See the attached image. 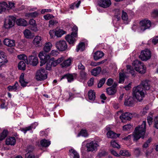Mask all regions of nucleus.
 I'll return each mask as SVG.
<instances>
[{
	"label": "nucleus",
	"mask_w": 158,
	"mask_h": 158,
	"mask_svg": "<svg viewBox=\"0 0 158 158\" xmlns=\"http://www.w3.org/2000/svg\"><path fill=\"white\" fill-rule=\"evenodd\" d=\"M39 15L38 13L35 11L33 12L29 13L27 14V16L29 17L35 18L38 16Z\"/></svg>",
	"instance_id": "obj_45"
},
{
	"label": "nucleus",
	"mask_w": 158,
	"mask_h": 158,
	"mask_svg": "<svg viewBox=\"0 0 158 158\" xmlns=\"http://www.w3.org/2000/svg\"><path fill=\"white\" fill-rule=\"evenodd\" d=\"M58 22L56 20H50L49 22V26L51 27L57 23Z\"/></svg>",
	"instance_id": "obj_51"
},
{
	"label": "nucleus",
	"mask_w": 158,
	"mask_h": 158,
	"mask_svg": "<svg viewBox=\"0 0 158 158\" xmlns=\"http://www.w3.org/2000/svg\"><path fill=\"white\" fill-rule=\"evenodd\" d=\"M139 25V28L141 31H143L150 27L151 26V22L149 20L145 19L140 22Z\"/></svg>",
	"instance_id": "obj_9"
},
{
	"label": "nucleus",
	"mask_w": 158,
	"mask_h": 158,
	"mask_svg": "<svg viewBox=\"0 0 158 158\" xmlns=\"http://www.w3.org/2000/svg\"><path fill=\"white\" fill-rule=\"evenodd\" d=\"M116 92V89L112 87H108L107 88L106 92L109 95L114 94Z\"/></svg>",
	"instance_id": "obj_34"
},
{
	"label": "nucleus",
	"mask_w": 158,
	"mask_h": 158,
	"mask_svg": "<svg viewBox=\"0 0 158 158\" xmlns=\"http://www.w3.org/2000/svg\"><path fill=\"white\" fill-rule=\"evenodd\" d=\"M71 63V60L70 58L64 60L61 64V65L62 67H68L70 65Z\"/></svg>",
	"instance_id": "obj_35"
},
{
	"label": "nucleus",
	"mask_w": 158,
	"mask_h": 158,
	"mask_svg": "<svg viewBox=\"0 0 158 158\" xmlns=\"http://www.w3.org/2000/svg\"><path fill=\"white\" fill-rule=\"evenodd\" d=\"M85 44L84 42H81L77 46L76 51L77 52H78L79 50L83 51L85 49Z\"/></svg>",
	"instance_id": "obj_39"
},
{
	"label": "nucleus",
	"mask_w": 158,
	"mask_h": 158,
	"mask_svg": "<svg viewBox=\"0 0 158 158\" xmlns=\"http://www.w3.org/2000/svg\"><path fill=\"white\" fill-rule=\"evenodd\" d=\"M132 117V116L131 113L126 112L122 114L120 116V118L123 121L124 120H131Z\"/></svg>",
	"instance_id": "obj_16"
},
{
	"label": "nucleus",
	"mask_w": 158,
	"mask_h": 158,
	"mask_svg": "<svg viewBox=\"0 0 158 158\" xmlns=\"http://www.w3.org/2000/svg\"><path fill=\"white\" fill-rule=\"evenodd\" d=\"M15 18L13 16L7 17L5 19L4 27L5 28L9 29L12 27L14 24Z\"/></svg>",
	"instance_id": "obj_6"
},
{
	"label": "nucleus",
	"mask_w": 158,
	"mask_h": 158,
	"mask_svg": "<svg viewBox=\"0 0 158 158\" xmlns=\"http://www.w3.org/2000/svg\"><path fill=\"white\" fill-rule=\"evenodd\" d=\"M121 18L124 22L125 21L127 22L128 19V16L127 13L125 12L124 10L122 11Z\"/></svg>",
	"instance_id": "obj_42"
},
{
	"label": "nucleus",
	"mask_w": 158,
	"mask_h": 158,
	"mask_svg": "<svg viewBox=\"0 0 158 158\" xmlns=\"http://www.w3.org/2000/svg\"><path fill=\"white\" fill-rule=\"evenodd\" d=\"M33 43L36 46H41L42 45L41 37L38 36H36L33 40Z\"/></svg>",
	"instance_id": "obj_17"
},
{
	"label": "nucleus",
	"mask_w": 158,
	"mask_h": 158,
	"mask_svg": "<svg viewBox=\"0 0 158 158\" xmlns=\"http://www.w3.org/2000/svg\"><path fill=\"white\" fill-rule=\"evenodd\" d=\"M51 144V141L49 140L44 139L41 140L40 141V144L41 145L44 147H47Z\"/></svg>",
	"instance_id": "obj_25"
},
{
	"label": "nucleus",
	"mask_w": 158,
	"mask_h": 158,
	"mask_svg": "<svg viewBox=\"0 0 158 158\" xmlns=\"http://www.w3.org/2000/svg\"><path fill=\"white\" fill-rule=\"evenodd\" d=\"M72 29L73 32L71 35H68L65 37V39L70 44H73L76 41L75 38L77 36V27L76 26H74Z\"/></svg>",
	"instance_id": "obj_3"
},
{
	"label": "nucleus",
	"mask_w": 158,
	"mask_h": 158,
	"mask_svg": "<svg viewBox=\"0 0 158 158\" xmlns=\"http://www.w3.org/2000/svg\"><path fill=\"white\" fill-rule=\"evenodd\" d=\"M145 91L141 85H138L137 87H134L133 89V96L139 101L143 99L144 97Z\"/></svg>",
	"instance_id": "obj_2"
},
{
	"label": "nucleus",
	"mask_w": 158,
	"mask_h": 158,
	"mask_svg": "<svg viewBox=\"0 0 158 158\" xmlns=\"http://www.w3.org/2000/svg\"><path fill=\"white\" fill-rule=\"evenodd\" d=\"M69 154L71 158H79V156L74 150L71 149L69 150Z\"/></svg>",
	"instance_id": "obj_22"
},
{
	"label": "nucleus",
	"mask_w": 158,
	"mask_h": 158,
	"mask_svg": "<svg viewBox=\"0 0 158 158\" xmlns=\"http://www.w3.org/2000/svg\"><path fill=\"white\" fill-rule=\"evenodd\" d=\"M135 102L134 99L132 98H131L125 101L124 105L125 106H131L134 105Z\"/></svg>",
	"instance_id": "obj_27"
},
{
	"label": "nucleus",
	"mask_w": 158,
	"mask_h": 158,
	"mask_svg": "<svg viewBox=\"0 0 158 158\" xmlns=\"http://www.w3.org/2000/svg\"><path fill=\"white\" fill-rule=\"evenodd\" d=\"M148 109V107H145L143 108V111L141 112V115H144L147 113V111Z\"/></svg>",
	"instance_id": "obj_62"
},
{
	"label": "nucleus",
	"mask_w": 158,
	"mask_h": 158,
	"mask_svg": "<svg viewBox=\"0 0 158 158\" xmlns=\"http://www.w3.org/2000/svg\"><path fill=\"white\" fill-rule=\"evenodd\" d=\"M111 144L112 146L114 148H120V146L115 141H112L111 142Z\"/></svg>",
	"instance_id": "obj_50"
},
{
	"label": "nucleus",
	"mask_w": 158,
	"mask_h": 158,
	"mask_svg": "<svg viewBox=\"0 0 158 158\" xmlns=\"http://www.w3.org/2000/svg\"><path fill=\"white\" fill-rule=\"evenodd\" d=\"M64 60V58L63 57H61L58 59L56 60H52V61L51 62V65L52 67H56L60 63Z\"/></svg>",
	"instance_id": "obj_28"
},
{
	"label": "nucleus",
	"mask_w": 158,
	"mask_h": 158,
	"mask_svg": "<svg viewBox=\"0 0 158 158\" xmlns=\"http://www.w3.org/2000/svg\"><path fill=\"white\" fill-rule=\"evenodd\" d=\"M32 128L31 126H30L23 129L22 131L24 132V133H26L27 131L31 130Z\"/></svg>",
	"instance_id": "obj_56"
},
{
	"label": "nucleus",
	"mask_w": 158,
	"mask_h": 158,
	"mask_svg": "<svg viewBox=\"0 0 158 158\" xmlns=\"http://www.w3.org/2000/svg\"><path fill=\"white\" fill-rule=\"evenodd\" d=\"M8 133V132L7 130H3L0 136V141L3 140L6 137Z\"/></svg>",
	"instance_id": "obj_44"
},
{
	"label": "nucleus",
	"mask_w": 158,
	"mask_h": 158,
	"mask_svg": "<svg viewBox=\"0 0 158 158\" xmlns=\"http://www.w3.org/2000/svg\"><path fill=\"white\" fill-rule=\"evenodd\" d=\"M7 62L8 60L5 53L3 52L0 51V68L5 64Z\"/></svg>",
	"instance_id": "obj_14"
},
{
	"label": "nucleus",
	"mask_w": 158,
	"mask_h": 158,
	"mask_svg": "<svg viewBox=\"0 0 158 158\" xmlns=\"http://www.w3.org/2000/svg\"><path fill=\"white\" fill-rule=\"evenodd\" d=\"M132 64L134 67L135 70L137 72L141 74H143L146 72V68L143 63L138 60H134Z\"/></svg>",
	"instance_id": "obj_4"
},
{
	"label": "nucleus",
	"mask_w": 158,
	"mask_h": 158,
	"mask_svg": "<svg viewBox=\"0 0 158 158\" xmlns=\"http://www.w3.org/2000/svg\"><path fill=\"white\" fill-rule=\"evenodd\" d=\"M55 45L57 49L60 51H64L68 48L66 42L64 40H60L56 42Z\"/></svg>",
	"instance_id": "obj_8"
},
{
	"label": "nucleus",
	"mask_w": 158,
	"mask_h": 158,
	"mask_svg": "<svg viewBox=\"0 0 158 158\" xmlns=\"http://www.w3.org/2000/svg\"><path fill=\"white\" fill-rule=\"evenodd\" d=\"M78 69L82 70H84L85 69V67L81 64V62H79L77 65Z\"/></svg>",
	"instance_id": "obj_57"
},
{
	"label": "nucleus",
	"mask_w": 158,
	"mask_h": 158,
	"mask_svg": "<svg viewBox=\"0 0 158 158\" xmlns=\"http://www.w3.org/2000/svg\"><path fill=\"white\" fill-rule=\"evenodd\" d=\"M119 153L120 155L123 156H131V154L128 151L126 150L120 151Z\"/></svg>",
	"instance_id": "obj_47"
},
{
	"label": "nucleus",
	"mask_w": 158,
	"mask_h": 158,
	"mask_svg": "<svg viewBox=\"0 0 158 158\" xmlns=\"http://www.w3.org/2000/svg\"><path fill=\"white\" fill-rule=\"evenodd\" d=\"M88 96L89 99L94 100L95 98V93L92 90H90L88 93Z\"/></svg>",
	"instance_id": "obj_36"
},
{
	"label": "nucleus",
	"mask_w": 158,
	"mask_h": 158,
	"mask_svg": "<svg viewBox=\"0 0 158 158\" xmlns=\"http://www.w3.org/2000/svg\"><path fill=\"white\" fill-rule=\"evenodd\" d=\"M8 4L5 2H3L2 3H0V13L5 11L6 10H7Z\"/></svg>",
	"instance_id": "obj_30"
},
{
	"label": "nucleus",
	"mask_w": 158,
	"mask_h": 158,
	"mask_svg": "<svg viewBox=\"0 0 158 158\" xmlns=\"http://www.w3.org/2000/svg\"><path fill=\"white\" fill-rule=\"evenodd\" d=\"M125 75L124 73H120L119 74V83H120L123 82L125 80Z\"/></svg>",
	"instance_id": "obj_46"
},
{
	"label": "nucleus",
	"mask_w": 158,
	"mask_h": 158,
	"mask_svg": "<svg viewBox=\"0 0 158 158\" xmlns=\"http://www.w3.org/2000/svg\"><path fill=\"white\" fill-rule=\"evenodd\" d=\"M104 56V54L102 52L97 51L94 53V59L95 60H97L102 58Z\"/></svg>",
	"instance_id": "obj_19"
},
{
	"label": "nucleus",
	"mask_w": 158,
	"mask_h": 158,
	"mask_svg": "<svg viewBox=\"0 0 158 158\" xmlns=\"http://www.w3.org/2000/svg\"><path fill=\"white\" fill-rule=\"evenodd\" d=\"M101 71V68L100 67H98L93 69L91 71L92 75L96 76L100 73Z\"/></svg>",
	"instance_id": "obj_29"
},
{
	"label": "nucleus",
	"mask_w": 158,
	"mask_h": 158,
	"mask_svg": "<svg viewBox=\"0 0 158 158\" xmlns=\"http://www.w3.org/2000/svg\"><path fill=\"white\" fill-rule=\"evenodd\" d=\"M88 134L86 130H82L78 135V136L81 135L84 137H87L88 136Z\"/></svg>",
	"instance_id": "obj_43"
},
{
	"label": "nucleus",
	"mask_w": 158,
	"mask_h": 158,
	"mask_svg": "<svg viewBox=\"0 0 158 158\" xmlns=\"http://www.w3.org/2000/svg\"><path fill=\"white\" fill-rule=\"evenodd\" d=\"M26 63L24 61H21L18 64V67L19 69L20 70H25L26 68Z\"/></svg>",
	"instance_id": "obj_40"
},
{
	"label": "nucleus",
	"mask_w": 158,
	"mask_h": 158,
	"mask_svg": "<svg viewBox=\"0 0 158 158\" xmlns=\"http://www.w3.org/2000/svg\"><path fill=\"white\" fill-rule=\"evenodd\" d=\"M15 7V3L14 2H9V5H8L7 7V10H9L12 9Z\"/></svg>",
	"instance_id": "obj_54"
},
{
	"label": "nucleus",
	"mask_w": 158,
	"mask_h": 158,
	"mask_svg": "<svg viewBox=\"0 0 158 158\" xmlns=\"http://www.w3.org/2000/svg\"><path fill=\"white\" fill-rule=\"evenodd\" d=\"M113 82V80L111 78H109L106 82V84L109 86H111Z\"/></svg>",
	"instance_id": "obj_58"
},
{
	"label": "nucleus",
	"mask_w": 158,
	"mask_h": 158,
	"mask_svg": "<svg viewBox=\"0 0 158 158\" xmlns=\"http://www.w3.org/2000/svg\"><path fill=\"white\" fill-rule=\"evenodd\" d=\"M153 115L152 114L151 115V116H148L147 117V121L149 125H151L152 122V118Z\"/></svg>",
	"instance_id": "obj_52"
},
{
	"label": "nucleus",
	"mask_w": 158,
	"mask_h": 158,
	"mask_svg": "<svg viewBox=\"0 0 158 158\" xmlns=\"http://www.w3.org/2000/svg\"><path fill=\"white\" fill-rule=\"evenodd\" d=\"M59 54L58 52L56 50H52L50 54L52 56H57Z\"/></svg>",
	"instance_id": "obj_60"
},
{
	"label": "nucleus",
	"mask_w": 158,
	"mask_h": 158,
	"mask_svg": "<svg viewBox=\"0 0 158 158\" xmlns=\"http://www.w3.org/2000/svg\"><path fill=\"white\" fill-rule=\"evenodd\" d=\"M77 76V74L76 73L72 74L67 73L63 76L60 78V80L61 81L63 79L66 78L68 81L70 82L73 81L74 78H76Z\"/></svg>",
	"instance_id": "obj_13"
},
{
	"label": "nucleus",
	"mask_w": 158,
	"mask_h": 158,
	"mask_svg": "<svg viewBox=\"0 0 158 158\" xmlns=\"http://www.w3.org/2000/svg\"><path fill=\"white\" fill-rule=\"evenodd\" d=\"M25 36L27 38H31L32 37V35L31 31L28 29H26L24 32Z\"/></svg>",
	"instance_id": "obj_41"
},
{
	"label": "nucleus",
	"mask_w": 158,
	"mask_h": 158,
	"mask_svg": "<svg viewBox=\"0 0 158 158\" xmlns=\"http://www.w3.org/2000/svg\"><path fill=\"white\" fill-rule=\"evenodd\" d=\"M98 5L104 8H107L111 5L110 0H98Z\"/></svg>",
	"instance_id": "obj_12"
},
{
	"label": "nucleus",
	"mask_w": 158,
	"mask_h": 158,
	"mask_svg": "<svg viewBox=\"0 0 158 158\" xmlns=\"http://www.w3.org/2000/svg\"><path fill=\"white\" fill-rule=\"evenodd\" d=\"M107 154V152L105 151H102L101 152L99 153L98 156L99 157H101L102 156H104L106 155Z\"/></svg>",
	"instance_id": "obj_59"
},
{
	"label": "nucleus",
	"mask_w": 158,
	"mask_h": 158,
	"mask_svg": "<svg viewBox=\"0 0 158 158\" xmlns=\"http://www.w3.org/2000/svg\"><path fill=\"white\" fill-rule=\"evenodd\" d=\"M80 74L81 78L83 79H85L86 78L87 74L84 70L81 71Z\"/></svg>",
	"instance_id": "obj_49"
},
{
	"label": "nucleus",
	"mask_w": 158,
	"mask_h": 158,
	"mask_svg": "<svg viewBox=\"0 0 158 158\" xmlns=\"http://www.w3.org/2000/svg\"><path fill=\"white\" fill-rule=\"evenodd\" d=\"M39 57L40 60H44L46 62L50 58V56L49 55H44L43 52H41L39 53Z\"/></svg>",
	"instance_id": "obj_23"
},
{
	"label": "nucleus",
	"mask_w": 158,
	"mask_h": 158,
	"mask_svg": "<svg viewBox=\"0 0 158 158\" xmlns=\"http://www.w3.org/2000/svg\"><path fill=\"white\" fill-rule=\"evenodd\" d=\"M146 129V122L143 121L141 125H139L135 128L133 134L134 141H137L140 138H144Z\"/></svg>",
	"instance_id": "obj_1"
},
{
	"label": "nucleus",
	"mask_w": 158,
	"mask_h": 158,
	"mask_svg": "<svg viewBox=\"0 0 158 158\" xmlns=\"http://www.w3.org/2000/svg\"><path fill=\"white\" fill-rule=\"evenodd\" d=\"M132 127L131 125L130 124L126 125L123 126V130H128Z\"/></svg>",
	"instance_id": "obj_53"
},
{
	"label": "nucleus",
	"mask_w": 158,
	"mask_h": 158,
	"mask_svg": "<svg viewBox=\"0 0 158 158\" xmlns=\"http://www.w3.org/2000/svg\"><path fill=\"white\" fill-rule=\"evenodd\" d=\"M94 81V78H90V79L88 82V84L89 86H91L93 85Z\"/></svg>",
	"instance_id": "obj_63"
},
{
	"label": "nucleus",
	"mask_w": 158,
	"mask_h": 158,
	"mask_svg": "<svg viewBox=\"0 0 158 158\" xmlns=\"http://www.w3.org/2000/svg\"><path fill=\"white\" fill-rule=\"evenodd\" d=\"M31 150H28V152L25 154V158H34L35 156L33 155V154L31 152L33 151L34 148L32 147H31Z\"/></svg>",
	"instance_id": "obj_37"
},
{
	"label": "nucleus",
	"mask_w": 158,
	"mask_h": 158,
	"mask_svg": "<svg viewBox=\"0 0 158 158\" xmlns=\"http://www.w3.org/2000/svg\"><path fill=\"white\" fill-rule=\"evenodd\" d=\"M154 127L158 129V116L156 117L154 119Z\"/></svg>",
	"instance_id": "obj_55"
},
{
	"label": "nucleus",
	"mask_w": 158,
	"mask_h": 158,
	"mask_svg": "<svg viewBox=\"0 0 158 158\" xmlns=\"http://www.w3.org/2000/svg\"><path fill=\"white\" fill-rule=\"evenodd\" d=\"M52 46V44L50 42L46 43L44 48V51L46 52H48L51 50Z\"/></svg>",
	"instance_id": "obj_31"
},
{
	"label": "nucleus",
	"mask_w": 158,
	"mask_h": 158,
	"mask_svg": "<svg viewBox=\"0 0 158 158\" xmlns=\"http://www.w3.org/2000/svg\"><path fill=\"white\" fill-rule=\"evenodd\" d=\"M98 146L96 141H91L87 143L86 144L87 151L88 152H93L97 150V147Z\"/></svg>",
	"instance_id": "obj_10"
},
{
	"label": "nucleus",
	"mask_w": 158,
	"mask_h": 158,
	"mask_svg": "<svg viewBox=\"0 0 158 158\" xmlns=\"http://www.w3.org/2000/svg\"><path fill=\"white\" fill-rule=\"evenodd\" d=\"M53 17V16L52 15L49 14H47L46 15H44V19L46 20L49 19H50Z\"/></svg>",
	"instance_id": "obj_61"
},
{
	"label": "nucleus",
	"mask_w": 158,
	"mask_h": 158,
	"mask_svg": "<svg viewBox=\"0 0 158 158\" xmlns=\"http://www.w3.org/2000/svg\"><path fill=\"white\" fill-rule=\"evenodd\" d=\"M19 82L21 85L23 87H25L28 83V81L24 79V74L22 73L19 78Z\"/></svg>",
	"instance_id": "obj_18"
},
{
	"label": "nucleus",
	"mask_w": 158,
	"mask_h": 158,
	"mask_svg": "<svg viewBox=\"0 0 158 158\" xmlns=\"http://www.w3.org/2000/svg\"><path fill=\"white\" fill-rule=\"evenodd\" d=\"M16 139L15 137H11L7 138L6 141V144L7 145H14L15 144Z\"/></svg>",
	"instance_id": "obj_21"
},
{
	"label": "nucleus",
	"mask_w": 158,
	"mask_h": 158,
	"mask_svg": "<svg viewBox=\"0 0 158 158\" xmlns=\"http://www.w3.org/2000/svg\"><path fill=\"white\" fill-rule=\"evenodd\" d=\"M106 79L105 78H103L100 80L99 83L98 85V88L101 87L105 83Z\"/></svg>",
	"instance_id": "obj_48"
},
{
	"label": "nucleus",
	"mask_w": 158,
	"mask_h": 158,
	"mask_svg": "<svg viewBox=\"0 0 158 158\" xmlns=\"http://www.w3.org/2000/svg\"><path fill=\"white\" fill-rule=\"evenodd\" d=\"M18 58L22 61H24L26 64H28V60L27 56L24 54H22L18 56Z\"/></svg>",
	"instance_id": "obj_38"
},
{
	"label": "nucleus",
	"mask_w": 158,
	"mask_h": 158,
	"mask_svg": "<svg viewBox=\"0 0 158 158\" xmlns=\"http://www.w3.org/2000/svg\"><path fill=\"white\" fill-rule=\"evenodd\" d=\"M4 44L8 47H12L15 46V41L8 39H5L3 41Z\"/></svg>",
	"instance_id": "obj_20"
},
{
	"label": "nucleus",
	"mask_w": 158,
	"mask_h": 158,
	"mask_svg": "<svg viewBox=\"0 0 158 158\" xmlns=\"http://www.w3.org/2000/svg\"><path fill=\"white\" fill-rule=\"evenodd\" d=\"M151 82L148 80H145L141 82V83L139 85H141V87L143 88V89L145 90H150L152 91L155 90L154 89H152V87L150 86Z\"/></svg>",
	"instance_id": "obj_11"
},
{
	"label": "nucleus",
	"mask_w": 158,
	"mask_h": 158,
	"mask_svg": "<svg viewBox=\"0 0 158 158\" xmlns=\"http://www.w3.org/2000/svg\"><path fill=\"white\" fill-rule=\"evenodd\" d=\"M152 42L154 44H156L158 42V36L154 37L152 40Z\"/></svg>",
	"instance_id": "obj_64"
},
{
	"label": "nucleus",
	"mask_w": 158,
	"mask_h": 158,
	"mask_svg": "<svg viewBox=\"0 0 158 158\" xmlns=\"http://www.w3.org/2000/svg\"><path fill=\"white\" fill-rule=\"evenodd\" d=\"M38 63V58L34 56H31L29 57L28 60V64L32 65L33 66H36Z\"/></svg>",
	"instance_id": "obj_15"
},
{
	"label": "nucleus",
	"mask_w": 158,
	"mask_h": 158,
	"mask_svg": "<svg viewBox=\"0 0 158 158\" xmlns=\"http://www.w3.org/2000/svg\"><path fill=\"white\" fill-rule=\"evenodd\" d=\"M65 34V32L62 29H59L55 30V35L58 37H60Z\"/></svg>",
	"instance_id": "obj_32"
},
{
	"label": "nucleus",
	"mask_w": 158,
	"mask_h": 158,
	"mask_svg": "<svg viewBox=\"0 0 158 158\" xmlns=\"http://www.w3.org/2000/svg\"><path fill=\"white\" fill-rule=\"evenodd\" d=\"M17 24L18 25L26 26L27 25V21L24 19H17L16 21Z\"/></svg>",
	"instance_id": "obj_33"
},
{
	"label": "nucleus",
	"mask_w": 158,
	"mask_h": 158,
	"mask_svg": "<svg viewBox=\"0 0 158 158\" xmlns=\"http://www.w3.org/2000/svg\"><path fill=\"white\" fill-rule=\"evenodd\" d=\"M120 134H116L112 131H109L107 133V135L108 137L110 138H115L118 137Z\"/></svg>",
	"instance_id": "obj_26"
},
{
	"label": "nucleus",
	"mask_w": 158,
	"mask_h": 158,
	"mask_svg": "<svg viewBox=\"0 0 158 158\" xmlns=\"http://www.w3.org/2000/svg\"><path fill=\"white\" fill-rule=\"evenodd\" d=\"M151 52L149 49H145L141 51L139 58L142 61H146L151 58Z\"/></svg>",
	"instance_id": "obj_5"
},
{
	"label": "nucleus",
	"mask_w": 158,
	"mask_h": 158,
	"mask_svg": "<svg viewBox=\"0 0 158 158\" xmlns=\"http://www.w3.org/2000/svg\"><path fill=\"white\" fill-rule=\"evenodd\" d=\"M19 88V85L17 82H16L14 85L13 86H9L7 89L10 91H15Z\"/></svg>",
	"instance_id": "obj_24"
},
{
	"label": "nucleus",
	"mask_w": 158,
	"mask_h": 158,
	"mask_svg": "<svg viewBox=\"0 0 158 158\" xmlns=\"http://www.w3.org/2000/svg\"><path fill=\"white\" fill-rule=\"evenodd\" d=\"M36 78L38 81H42L46 79L47 77V75L44 69L41 68L38 70L36 75Z\"/></svg>",
	"instance_id": "obj_7"
}]
</instances>
